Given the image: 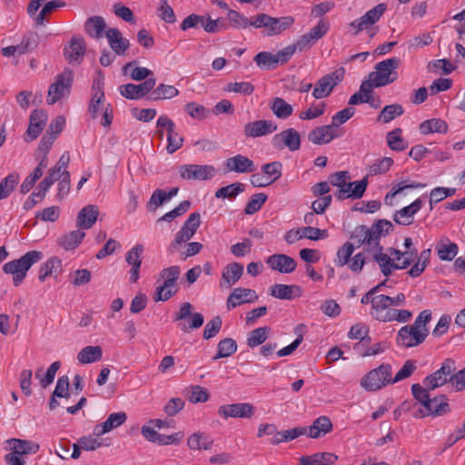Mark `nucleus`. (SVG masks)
Returning <instances> with one entry per match:
<instances>
[{
	"label": "nucleus",
	"mask_w": 465,
	"mask_h": 465,
	"mask_svg": "<svg viewBox=\"0 0 465 465\" xmlns=\"http://www.w3.org/2000/svg\"><path fill=\"white\" fill-rule=\"evenodd\" d=\"M401 128H395L387 134V143L391 150L401 152L408 147V143L401 137Z\"/></svg>",
	"instance_id": "09e8293b"
},
{
	"label": "nucleus",
	"mask_w": 465,
	"mask_h": 465,
	"mask_svg": "<svg viewBox=\"0 0 465 465\" xmlns=\"http://www.w3.org/2000/svg\"><path fill=\"white\" fill-rule=\"evenodd\" d=\"M106 37L111 49L117 55H124L129 48V40L123 37L122 33L116 28H109L106 31Z\"/></svg>",
	"instance_id": "473e14b6"
},
{
	"label": "nucleus",
	"mask_w": 465,
	"mask_h": 465,
	"mask_svg": "<svg viewBox=\"0 0 465 465\" xmlns=\"http://www.w3.org/2000/svg\"><path fill=\"white\" fill-rule=\"evenodd\" d=\"M180 177L183 180L206 181L213 179L217 170L210 164H183L179 168Z\"/></svg>",
	"instance_id": "dca6fc26"
},
{
	"label": "nucleus",
	"mask_w": 465,
	"mask_h": 465,
	"mask_svg": "<svg viewBox=\"0 0 465 465\" xmlns=\"http://www.w3.org/2000/svg\"><path fill=\"white\" fill-rule=\"evenodd\" d=\"M436 252L438 257L441 261H452L458 254L459 247L455 242L444 243L440 242L436 245Z\"/></svg>",
	"instance_id": "8fccbe9b"
},
{
	"label": "nucleus",
	"mask_w": 465,
	"mask_h": 465,
	"mask_svg": "<svg viewBox=\"0 0 465 465\" xmlns=\"http://www.w3.org/2000/svg\"><path fill=\"white\" fill-rule=\"evenodd\" d=\"M236 351L237 343L233 339H223L217 345V354L213 357V360L229 357L232 355Z\"/></svg>",
	"instance_id": "5fc2aeb1"
},
{
	"label": "nucleus",
	"mask_w": 465,
	"mask_h": 465,
	"mask_svg": "<svg viewBox=\"0 0 465 465\" xmlns=\"http://www.w3.org/2000/svg\"><path fill=\"white\" fill-rule=\"evenodd\" d=\"M354 249V245L349 242L341 246L337 251L336 259L334 260L336 266L342 267L348 264Z\"/></svg>",
	"instance_id": "052dcab7"
},
{
	"label": "nucleus",
	"mask_w": 465,
	"mask_h": 465,
	"mask_svg": "<svg viewBox=\"0 0 465 465\" xmlns=\"http://www.w3.org/2000/svg\"><path fill=\"white\" fill-rule=\"evenodd\" d=\"M217 412L224 420L229 418L249 419L254 414V407L248 402L232 403L220 406Z\"/></svg>",
	"instance_id": "aec40b11"
},
{
	"label": "nucleus",
	"mask_w": 465,
	"mask_h": 465,
	"mask_svg": "<svg viewBox=\"0 0 465 465\" xmlns=\"http://www.w3.org/2000/svg\"><path fill=\"white\" fill-rule=\"evenodd\" d=\"M431 390L425 389L420 383H414L411 385V394L413 398L424 407L425 412L423 413L420 410V415H415V417H425L429 415L441 416L450 411L448 398L444 394L431 397Z\"/></svg>",
	"instance_id": "f257e3e1"
},
{
	"label": "nucleus",
	"mask_w": 465,
	"mask_h": 465,
	"mask_svg": "<svg viewBox=\"0 0 465 465\" xmlns=\"http://www.w3.org/2000/svg\"><path fill=\"white\" fill-rule=\"evenodd\" d=\"M66 60L72 63H79L85 53V44L82 38H72L70 45L64 48Z\"/></svg>",
	"instance_id": "c9c22d12"
},
{
	"label": "nucleus",
	"mask_w": 465,
	"mask_h": 465,
	"mask_svg": "<svg viewBox=\"0 0 465 465\" xmlns=\"http://www.w3.org/2000/svg\"><path fill=\"white\" fill-rule=\"evenodd\" d=\"M398 57H391L376 64L374 71L366 79L372 87H381L392 84L398 79L397 68L400 64Z\"/></svg>",
	"instance_id": "7ed1b4c3"
},
{
	"label": "nucleus",
	"mask_w": 465,
	"mask_h": 465,
	"mask_svg": "<svg viewBox=\"0 0 465 465\" xmlns=\"http://www.w3.org/2000/svg\"><path fill=\"white\" fill-rule=\"evenodd\" d=\"M179 94L178 90L173 85L161 84L155 89H153L150 94V99H171Z\"/></svg>",
	"instance_id": "4d7b16f0"
},
{
	"label": "nucleus",
	"mask_w": 465,
	"mask_h": 465,
	"mask_svg": "<svg viewBox=\"0 0 465 465\" xmlns=\"http://www.w3.org/2000/svg\"><path fill=\"white\" fill-rule=\"evenodd\" d=\"M245 186L242 183H234L227 186L221 187L215 192V197L218 199L235 198L239 193L244 192Z\"/></svg>",
	"instance_id": "6e6d98bb"
},
{
	"label": "nucleus",
	"mask_w": 465,
	"mask_h": 465,
	"mask_svg": "<svg viewBox=\"0 0 465 465\" xmlns=\"http://www.w3.org/2000/svg\"><path fill=\"white\" fill-rule=\"evenodd\" d=\"M193 306L188 302H183L178 312L173 315V321L179 322V328L183 332L200 328L204 322V317L201 312L193 313Z\"/></svg>",
	"instance_id": "9d476101"
},
{
	"label": "nucleus",
	"mask_w": 465,
	"mask_h": 465,
	"mask_svg": "<svg viewBox=\"0 0 465 465\" xmlns=\"http://www.w3.org/2000/svg\"><path fill=\"white\" fill-rule=\"evenodd\" d=\"M392 223L385 219H381L372 224V226L370 227V231L373 239V245H376V242L380 243L381 238L390 234V232H392Z\"/></svg>",
	"instance_id": "a18cd8bd"
},
{
	"label": "nucleus",
	"mask_w": 465,
	"mask_h": 465,
	"mask_svg": "<svg viewBox=\"0 0 465 465\" xmlns=\"http://www.w3.org/2000/svg\"><path fill=\"white\" fill-rule=\"evenodd\" d=\"M391 309L392 308H391L389 303L388 295L379 294L374 298L373 306L371 307L370 313L373 319L381 322H386L387 318L385 317H388Z\"/></svg>",
	"instance_id": "72a5a7b5"
},
{
	"label": "nucleus",
	"mask_w": 465,
	"mask_h": 465,
	"mask_svg": "<svg viewBox=\"0 0 465 465\" xmlns=\"http://www.w3.org/2000/svg\"><path fill=\"white\" fill-rule=\"evenodd\" d=\"M243 274V265L239 262L228 263L223 270L220 288L228 289L234 285Z\"/></svg>",
	"instance_id": "c85d7f7f"
},
{
	"label": "nucleus",
	"mask_w": 465,
	"mask_h": 465,
	"mask_svg": "<svg viewBox=\"0 0 465 465\" xmlns=\"http://www.w3.org/2000/svg\"><path fill=\"white\" fill-rule=\"evenodd\" d=\"M295 22L292 15L273 17L265 13H260L252 16L251 26L255 29H262L266 36L279 35L290 29Z\"/></svg>",
	"instance_id": "f03ea898"
},
{
	"label": "nucleus",
	"mask_w": 465,
	"mask_h": 465,
	"mask_svg": "<svg viewBox=\"0 0 465 465\" xmlns=\"http://www.w3.org/2000/svg\"><path fill=\"white\" fill-rule=\"evenodd\" d=\"M267 201V195L263 193L253 194L245 205V214H253L257 213Z\"/></svg>",
	"instance_id": "774afa93"
},
{
	"label": "nucleus",
	"mask_w": 465,
	"mask_h": 465,
	"mask_svg": "<svg viewBox=\"0 0 465 465\" xmlns=\"http://www.w3.org/2000/svg\"><path fill=\"white\" fill-rule=\"evenodd\" d=\"M306 428L308 436L317 439L329 433L332 430V423L329 417L320 416L310 427Z\"/></svg>",
	"instance_id": "f704fd0d"
},
{
	"label": "nucleus",
	"mask_w": 465,
	"mask_h": 465,
	"mask_svg": "<svg viewBox=\"0 0 465 465\" xmlns=\"http://www.w3.org/2000/svg\"><path fill=\"white\" fill-rule=\"evenodd\" d=\"M157 127L159 128L157 134L160 138L163 137V129L164 128L167 131L168 144L166 149L169 153H173L182 147L183 139L175 132L174 123L170 118H158Z\"/></svg>",
	"instance_id": "6ab92c4d"
},
{
	"label": "nucleus",
	"mask_w": 465,
	"mask_h": 465,
	"mask_svg": "<svg viewBox=\"0 0 465 465\" xmlns=\"http://www.w3.org/2000/svg\"><path fill=\"white\" fill-rule=\"evenodd\" d=\"M73 73L70 70H64L58 74L55 81L49 86L46 102L48 104H54L57 101L66 97L72 86Z\"/></svg>",
	"instance_id": "f8f14e48"
},
{
	"label": "nucleus",
	"mask_w": 465,
	"mask_h": 465,
	"mask_svg": "<svg viewBox=\"0 0 465 465\" xmlns=\"http://www.w3.org/2000/svg\"><path fill=\"white\" fill-rule=\"evenodd\" d=\"M60 361H54L47 369L45 375H43V370L38 369L35 371V378L39 380L42 388H46L48 385L53 383L55 374L60 368Z\"/></svg>",
	"instance_id": "3c124183"
},
{
	"label": "nucleus",
	"mask_w": 465,
	"mask_h": 465,
	"mask_svg": "<svg viewBox=\"0 0 465 465\" xmlns=\"http://www.w3.org/2000/svg\"><path fill=\"white\" fill-rule=\"evenodd\" d=\"M12 452L6 454L4 458L7 465H25V460L22 458L23 455L35 454L40 446L38 443L21 439H10L7 440Z\"/></svg>",
	"instance_id": "1a4fd4ad"
},
{
	"label": "nucleus",
	"mask_w": 465,
	"mask_h": 465,
	"mask_svg": "<svg viewBox=\"0 0 465 465\" xmlns=\"http://www.w3.org/2000/svg\"><path fill=\"white\" fill-rule=\"evenodd\" d=\"M428 335L429 330H420L410 324L401 327L398 331L396 341L401 347L411 348L421 344Z\"/></svg>",
	"instance_id": "2eb2a0df"
},
{
	"label": "nucleus",
	"mask_w": 465,
	"mask_h": 465,
	"mask_svg": "<svg viewBox=\"0 0 465 465\" xmlns=\"http://www.w3.org/2000/svg\"><path fill=\"white\" fill-rule=\"evenodd\" d=\"M277 130V124L271 120H255L244 126L246 137L256 138L272 134Z\"/></svg>",
	"instance_id": "a878e982"
},
{
	"label": "nucleus",
	"mask_w": 465,
	"mask_h": 465,
	"mask_svg": "<svg viewBox=\"0 0 465 465\" xmlns=\"http://www.w3.org/2000/svg\"><path fill=\"white\" fill-rule=\"evenodd\" d=\"M386 9L385 4H379L358 19L351 22L349 26L352 30V35H357L362 31H367L369 36L372 38L377 34V29H374L373 25L380 21Z\"/></svg>",
	"instance_id": "0eeeda50"
},
{
	"label": "nucleus",
	"mask_w": 465,
	"mask_h": 465,
	"mask_svg": "<svg viewBox=\"0 0 465 465\" xmlns=\"http://www.w3.org/2000/svg\"><path fill=\"white\" fill-rule=\"evenodd\" d=\"M224 165L227 171L238 173H252L256 170L253 161L242 154L228 158Z\"/></svg>",
	"instance_id": "c756f323"
},
{
	"label": "nucleus",
	"mask_w": 465,
	"mask_h": 465,
	"mask_svg": "<svg viewBox=\"0 0 465 465\" xmlns=\"http://www.w3.org/2000/svg\"><path fill=\"white\" fill-rule=\"evenodd\" d=\"M62 262L57 257H52L47 260L39 269L38 279L45 282L47 277L56 276L57 272L61 270Z\"/></svg>",
	"instance_id": "c03bdc74"
},
{
	"label": "nucleus",
	"mask_w": 465,
	"mask_h": 465,
	"mask_svg": "<svg viewBox=\"0 0 465 465\" xmlns=\"http://www.w3.org/2000/svg\"><path fill=\"white\" fill-rule=\"evenodd\" d=\"M350 179L351 176L348 171L335 172L329 176L328 181L330 184L338 188V191L334 193L336 199L338 197H342L343 193L347 192L345 185L350 181Z\"/></svg>",
	"instance_id": "58836bf2"
},
{
	"label": "nucleus",
	"mask_w": 465,
	"mask_h": 465,
	"mask_svg": "<svg viewBox=\"0 0 465 465\" xmlns=\"http://www.w3.org/2000/svg\"><path fill=\"white\" fill-rule=\"evenodd\" d=\"M93 95L89 105V113L93 116H112L113 108L107 104L103 92V83L100 79L94 82Z\"/></svg>",
	"instance_id": "f3484780"
},
{
	"label": "nucleus",
	"mask_w": 465,
	"mask_h": 465,
	"mask_svg": "<svg viewBox=\"0 0 465 465\" xmlns=\"http://www.w3.org/2000/svg\"><path fill=\"white\" fill-rule=\"evenodd\" d=\"M270 294L280 300H292L302 295V288L295 284L277 283L270 287Z\"/></svg>",
	"instance_id": "2f4dec72"
},
{
	"label": "nucleus",
	"mask_w": 465,
	"mask_h": 465,
	"mask_svg": "<svg viewBox=\"0 0 465 465\" xmlns=\"http://www.w3.org/2000/svg\"><path fill=\"white\" fill-rule=\"evenodd\" d=\"M455 370V361L450 358L445 359L439 370L423 379L421 386L428 390H435L447 382L452 383V372Z\"/></svg>",
	"instance_id": "9b49d317"
},
{
	"label": "nucleus",
	"mask_w": 465,
	"mask_h": 465,
	"mask_svg": "<svg viewBox=\"0 0 465 465\" xmlns=\"http://www.w3.org/2000/svg\"><path fill=\"white\" fill-rule=\"evenodd\" d=\"M253 60L258 67L263 70L274 69L277 66L275 55L270 52H260L254 56Z\"/></svg>",
	"instance_id": "680f3d73"
},
{
	"label": "nucleus",
	"mask_w": 465,
	"mask_h": 465,
	"mask_svg": "<svg viewBox=\"0 0 465 465\" xmlns=\"http://www.w3.org/2000/svg\"><path fill=\"white\" fill-rule=\"evenodd\" d=\"M43 257V253L38 251H30L21 256L19 259L10 261L3 266L5 273L13 275V282L15 286H19L26 276L27 271L31 266L39 262Z\"/></svg>",
	"instance_id": "20e7f679"
},
{
	"label": "nucleus",
	"mask_w": 465,
	"mask_h": 465,
	"mask_svg": "<svg viewBox=\"0 0 465 465\" xmlns=\"http://www.w3.org/2000/svg\"><path fill=\"white\" fill-rule=\"evenodd\" d=\"M305 434H307L306 427H295L286 430L276 431L275 435L271 440V443L277 445L282 442H288Z\"/></svg>",
	"instance_id": "ea45409f"
},
{
	"label": "nucleus",
	"mask_w": 465,
	"mask_h": 465,
	"mask_svg": "<svg viewBox=\"0 0 465 465\" xmlns=\"http://www.w3.org/2000/svg\"><path fill=\"white\" fill-rule=\"evenodd\" d=\"M366 252L372 256V260L379 264L382 274L386 277L390 276L393 270H403L409 267L407 261L403 264L394 262L390 254L383 252L381 243L376 242V245L371 247Z\"/></svg>",
	"instance_id": "4468645a"
},
{
	"label": "nucleus",
	"mask_w": 465,
	"mask_h": 465,
	"mask_svg": "<svg viewBox=\"0 0 465 465\" xmlns=\"http://www.w3.org/2000/svg\"><path fill=\"white\" fill-rule=\"evenodd\" d=\"M156 80L154 78H147L144 82L134 84H126L120 86V94L131 100H138L144 97L154 88Z\"/></svg>",
	"instance_id": "412c9836"
},
{
	"label": "nucleus",
	"mask_w": 465,
	"mask_h": 465,
	"mask_svg": "<svg viewBox=\"0 0 465 465\" xmlns=\"http://www.w3.org/2000/svg\"><path fill=\"white\" fill-rule=\"evenodd\" d=\"M19 174L15 172L9 173L0 182V200L7 198L19 182Z\"/></svg>",
	"instance_id": "864d4df0"
},
{
	"label": "nucleus",
	"mask_w": 465,
	"mask_h": 465,
	"mask_svg": "<svg viewBox=\"0 0 465 465\" xmlns=\"http://www.w3.org/2000/svg\"><path fill=\"white\" fill-rule=\"evenodd\" d=\"M65 2L62 0H53L47 2L42 10L38 13V15L35 17V22L36 25H44L46 21L48 15H50L53 12L57 10L58 8L65 6Z\"/></svg>",
	"instance_id": "de8ad7c7"
},
{
	"label": "nucleus",
	"mask_w": 465,
	"mask_h": 465,
	"mask_svg": "<svg viewBox=\"0 0 465 465\" xmlns=\"http://www.w3.org/2000/svg\"><path fill=\"white\" fill-rule=\"evenodd\" d=\"M422 200L418 198L410 205L396 211L392 216L393 221L400 225H411L413 223L414 215L422 208Z\"/></svg>",
	"instance_id": "bb28decb"
},
{
	"label": "nucleus",
	"mask_w": 465,
	"mask_h": 465,
	"mask_svg": "<svg viewBox=\"0 0 465 465\" xmlns=\"http://www.w3.org/2000/svg\"><path fill=\"white\" fill-rule=\"evenodd\" d=\"M391 366L382 363L371 370L361 379V386L367 391H376L388 384H392Z\"/></svg>",
	"instance_id": "6e6552de"
},
{
	"label": "nucleus",
	"mask_w": 465,
	"mask_h": 465,
	"mask_svg": "<svg viewBox=\"0 0 465 465\" xmlns=\"http://www.w3.org/2000/svg\"><path fill=\"white\" fill-rule=\"evenodd\" d=\"M258 300L255 291L243 287L234 288L227 298L228 310L236 308L243 303H252Z\"/></svg>",
	"instance_id": "393cba45"
},
{
	"label": "nucleus",
	"mask_w": 465,
	"mask_h": 465,
	"mask_svg": "<svg viewBox=\"0 0 465 465\" xmlns=\"http://www.w3.org/2000/svg\"><path fill=\"white\" fill-rule=\"evenodd\" d=\"M448 130L447 124L440 118H430L422 122L420 125V131L422 134L433 133L443 134Z\"/></svg>",
	"instance_id": "49530a36"
},
{
	"label": "nucleus",
	"mask_w": 465,
	"mask_h": 465,
	"mask_svg": "<svg viewBox=\"0 0 465 465\" xmlns=\"http://www.w3.org/2000/svg\"><path fill=\"white\" fill-rule=\"evenodd\" d=\"M343 71L337 70L320 78L312 90V96L316 99L325 98L331 94L333 88L341 82Z\"/></svg>",
	"instance_id": "a211bd4d"
},
{
	"label": "nucleus",
	"mask_w": 465,
	"mask_h": 465,
	"mask_svg": "<svg viewBox=\"0 0 465 465\" xmlns=\"http://www.w3.org/2000/svg\"><path fill=\"white\" fill-rule=\"evenodd\" d=\"M99 215V209L96 205L88 204L78 213L76 226L78 229L86 230L93 227Z\"/></svg>",
	"instance_id": "7c9ffc66"
},
{
	"label": "nucleus",
	"mask_w": 465,
	"mask_h": 465,
	"mask_svg": "<svg viewBox=\"0 0 465 465\" xmlns=\"http://www.w3.org/2000/svg\"><path fill=\"white\" fill-rule=\"evenodd\" d=\"M227 17L231 26L233 28L245 29L251 26L252 17L249 19L247 16L235 10H229Z\"/></svg>",
	"instance_id": "69168bd1"
},
{
	"label": "nucleus",
	"mask_w": 465,
	"mask_h": 465,
	"mask_svg": "<svg viewBox=\"0 0 465 465\" xmlns=\"http://www.w3.org/2000/svg\"><path fill=\"white\" fill-rule=\"evenodd\" d=\"M105 27L104 19L98 15L89 17L84 25L85 32L95 39H99L103 36Z\"/></svg>",
	"instance_id": "a19ab883"
},
{
	"label": "nucleus",
	"mask_w": 465,
	"mask_h": 465,
	"mask_svg": "<svg viewBox=\"0 0 465 465\" xmlns=\"http://www.w3.org/2000/svg\"><path fill=\"white\" fill-rule=\"evenodd\" d=\"M372 89V85L367 80H364L360 86V90L351 96L349 104L353 105L366 103Z\"/></svg>",
	"instance_id": "e2e57ef3"
},
{
	"label": "nucleus",
	"mask_w": 465,
	"mask_h": 465,
	"mask_svg": "<svg viewBox=\"0 0 465 465\" xmlns=\"http://www.w3.org/2000/svg\"><path fill=\"white\" fill-rule=\"evenodd\" d=\"M123 69L124 74H129L131 78L134 81L146 80L153 74V72L148 68L140 66L134 67L132 63L126 64Z\"/></svg>",
	"instance_id": "338daca9"
},
{
	"label": "nucleus",
	"mask_w": 465,
	"mask_h": 465,
	"mask_svg": "<svg viewBox=\"0 0 465 465\" xmlns=\"http://www.w3.org/2000/svg\"><path fill=\"white\" fill-rule=\"evenodd\" d=\"M46 125L45 119L43 118H30V124L26 130L25 140L26 142L36 139Z\"/></svg>",
	"instance_id": "13d9d810"
},
{
	"label": "nucleus",
	"mask_w": 465,
	"mask_h": 465,
	"mask_svg": "<svg viewBox=\"0 0 465 465\" xmlns=\"http://www.w3.org/2000/svg\"><path fill=\"white\" fill-rule=\"evenodd\" d=\"M368 186V177H364L361 181L348 182L345 185L347 192L343 193L342 197H338L337 200L343 201L345 199H360L363 196Z\"/></svg>",
	"instance_id": "e433bc0d"
},
{
	"label": "nucleus",
	"mask_w": 465,
	"mask_h": 465,
	"mask_svg": "<svg viewBox=\"0 0 465 465\" xmlns=\"http://www.w3.org/2000/svg\"><path fill=\"white\" fill-rule=\"evenodd\" d=\"M103 357V350L100 346H86L77 355L81 364H89L100 361Z\"/></svg>",
	"instance_id": "79ce46f5"
},
{
	"label": "nucleus",
	"mask_w": 465,
	"mask_h": 465,
	"mask_svg": "<svg viewBox=\"0 0 465 465\" xmlns=\"http://www.w3.org/2000/svg\"><path fill=\"white\" fill-rule=\"evenodd\" d=\"M351 238L361 246L365 244L364 251L367 252L373 246V239L371 234L370 227L366 225H358L352 231Z\"/></svg>",
	"instance_id": "4c0bfd02"
},
{
	"label": "nucleus",
	"mask_w": 465,
	"mask_h": 465,
	"mask_svg": "<svg viewBox=\"0 0 465 465\" xmlns=\"http://www.w3.org/2000/svg\"><path fill=\"white\" fill-rule=\"evenodd\" d=\"M265 262L272 270L285 274L294 272L297 266V262L292 257L283 253L270 255L266 258Z\"/></svg>",
	"instance_id": "b1692460"
},
{
	"label": "nucleus",
	"mask_w": 465,
	"mask_h": 465,
	"mask_svg": "<svg viewBox=\"0 0 465 465\" xmlns=\"http://www.w3.org/2000/svg\"><path fill=\"white\" fill-rule=\"evenodd\" d=\"M213 441L203 433H193L188 438L187 445L191 450H209L211 449Z\"/></svg>",
	"instance_id": "bf43d9fd"
},
{
	"label": "nucleus",
	"mask_w": 465,
	"mask_h": 465,
	"mask_svg": "<svg viewBox=\"0 0 465 465\" xmlns=\"http://www.w3.org/2000/svg\"><path fill=\"white\" fill-rule=\"evenodd\" d=\"M350 118H332L330 124L318 126L308 134V140L313 144L322 145L329 143L334 138L344 134L345 131L341 127Z\"/></svg>",
	"instance_id": "423d86ee"
},
{
	"label": "nucleus",
	"mask_w": 465,
	"mask_h": 465,
	"mask_svg": "<svg viewBox=\"0 0 465 465\" xmlns=\"http://www.w3.org/2000/svg\"><path fill=\"white\" fill-rule=\"evenodd\" d=\"M270 108L276 116H290L292 114V106L280 97L272 100Z\"/></svg>",
	"instance_id": "0e129e2a"
},
{
	"label": "nucleus",
	"mask_w": 465,
	"mask_h": 465,
	"mask_svg": "<svg viewBox=\"0 0 465 465\" xmlns=\"http://www.w3.org/2000/svg\"><path fill=\"white\" fill-rule=\"evenodd\" d=\"M200 213H192L184 222L180 231L176 233L173 241L170 243L169 251L173 252L178 246L191 240L195 234L197 229L200 227Z\"/></svg>",
	"instance_id": "ddd939ff"
},
{
	"label": "nucleus",
	"mask_w": 465,
	"mask_h": 465,
	"mask_svg": "<svg viewBox=\"0 0 465 465\" xmlns=\"http://www.w3.org/2000/svg\"><path fill=\"white\" fill-rule=\"evenodd\" d=\"M85 237V233L78 229L63 235L59 239V244L66 251L75 249Z\"/></svg>",
	"instance_id": "37998d69"
},
{
	"label": "nucleus",
	"mask_w": 465,
	"mask_h": 465,
	"mask_svg": "<svg viewBox=\"0 0 465 465\" xmlns=\"http://www.w3.org/2000/svg\"><path fill=\"white\" fill-rule=\"evenodd\" d=\"M330 30V23L325 19H321L316 25L310 29L307 34L302 35L298 39L300 47L305 49L310 48L318 40L322 38Z\"/></svg>",
	"instance_id": "4be33fe9"
},
{
	"label": "nucleus",
	"mask_w": 465,
	"mask_h": 465,
	"mask_svg": "<svg viewBox=\"0 0 465 465\" xmlns=\"http://www.w3.org/2000/svg\"><path fill=\"white\" fill-rule=\"evenodd\" d=\"M127 420V415L124 411L111 413L108 418L104 421L94 426V434L96 437H101L105 433L120 427Z\"/></svg>",
	"instance_id": "cd10ccee"
},
{
	"label": "nucleus",
	"mask_w": 465,
	"mask_h": 465,
	"mask_svg": "<svg viewBox=\"0 0 465 465\" xmlns=\"http://www.w3.org/2000/svg\"><path fill=\"white\" fill-rule=\"evenodd\" d=\"M272 143L277 148H288L291 152H295L301 147V136L298 131L289 128L275 134Z\"/></svg>",
	"instance_id": "5701e85b"
},
{
	"label": "nucleus",
	"mask_w": 465,
	"mask_h": 465,
	"mask_svg": "<svg viewBox=\"0 0 465 465\" xmlns=\"http://www.w3.org/2000/svg\"><path fill=\"white\" fill-rule=\"evenodd\" d=\"M270 327H259L257 329L252 330L248 333L247 336V345L250 348L257 347L262 344L266 339L268 338V334L270 332Z\"/></svg>",
	"instance_id": "603ef678"
},
{
	"label": "nucleus",
	"mask_w": 465,
	"mask_h": 465,
	"mask_svg": "<svg viewBox=\"0 0 465 465\" xmlns=\"http://www.w3.org/2000/svg\"><path fill=\"white\" fill-rule=\"evenodd\" d=\"M181 274V268L178 265H173L163 268L159 274V280L163 283L156 287L153 301L166 302L178 292L177 281Z\"/></svg>",
	"instance_id": "39448f33"
}]
</instances>
